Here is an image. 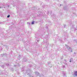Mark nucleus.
Returning <instances> with one entry per match:
<instances>
[{
  "label": "nucleus",
  "instance_id": "1",
  "mask_svg": "<svg viewBox=\"0 0 77 77\" xmlns=\"http://www.w3.org/2000/svg\"><path fill=\"white\" fill-rule=\"evenodd\" d=\"M75 75H76V76H77V71H75V74H74Z\"/></svg>",
  "mask_w": 77,
  "mask_h": 77
},
{
  "label": "nucleus",
  "instance_id": "2",
  "mask_svg": "<svg viewBox=\"0 0 77 77\" xmlns=\"http://www.w3.org/2000/svg\"><path fill=\"white\" fill-rule=\"evenodd\" d=\"M9 17H10V15H8L7 16V17L9 18Z\"/></svg>",
  "mask_w": 77,
  "mask_h": 77
},
{
  "label": "nucleus",
  "instance_id": "3",
  "mask_svg": "<svg viewBox=\"0 0 77 77\" xmlns=\"http://www.w3.org/2000/svg\"><path fill=\"white\" fill-rule=\"evenodd\" d=\"M32 24H34V21L32 22Z\"/></svg>",
  "mask_w": 77,
  "mask_h": 77
},
{
  "label": "nucleus",
  "instance_id": "4",
  "mask_svg": "<svg viewBox=\"0 0 77 77\" xmlns=\"http://www.w3.org/2000/svg\"><path fill=\"white\" fill-rule=\"evenodd\" d=\"M71 62V61H70V62Z\"/></svg>",
  "mask_w": 77,
  "mask_h": 77
},
{
  "label": "nucleus",
  "instance_id": "5",
  "mask_svg": "<svg viewBox=\"0 0 77 77\" xmlns=\"http://www.w3.org/2000/svg\"><path fill=\"white\" fill-rule=\"evenodd\" d=\"M1 8V7H0V9Z\"/></svg>",
  "mask_w": 77,
  "mask_h": 77
}]
</instances>
